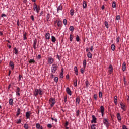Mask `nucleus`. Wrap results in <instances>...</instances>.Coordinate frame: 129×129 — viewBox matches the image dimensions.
Segmentation results:
<instances>
[{"instance_id": "59", "label": "nucleus", "mask_w": 129, "mask_h": 129, "mask_svg": "<svg viewBox=\"0 0 129 129\" xmlns=\"http://www.w3.org/2000/svg\"><path fill=\"white\" fill-rule=\"evenodd\" d=\"M64 102H67V96H66L64 98Z\"/></svg>"}, {"instance_id": "32", "label": "nucleus", "mask_w": 129, "mask_h": 129, "mask_svg": "<svg viewBox=\"0 0 129 129\" xmlns=\"http://www.w3.org/2000/svg\"><path fill=\"white\" fill-rule=\"evenodd\" d=\"M74 86H75V87L77 86V79L74 81Z\"/></svg>"}, {"instance_id": "44", "label": "nucleus", "mask_w": 129, "mask_h": 129, "mask_svg": "<svg viewBox=\"0 0 129 129\" xmlns=\"http://www.w3.org/2000/svg\"><path fill=\"white\" fill-rule=\"evenodd\" d=\"M63 24L65 26H66V25H67V20H66V19H63Z\"/></svg>"}, {"instance_id": "10", "label": "nucleus", "mask_w": 129, "mask_h": 129, "mask_svg": "<svg viewBox=\"0 0 129 129\" xmlns=\"http://www.w3.org/2000/svg\"><path fill=\"white\" fill-rule=\"evenodd\" d=\"M120 106H121V108L123 109L124 111H125L126 110V109H125V105L123 104L121 102L120 103Z\"/></svg>"}, {"instance_id": "50", "label": "nucleus", "mask_w": 129, "mask_h": 129, "mask_svg": "<svg viewBox=\"0 0 129 129\" xmlns=\"http://www.w3.org/2000/svg\"><path fill=\"white\" fill-rule=\"evenodd\" d=\"M52 127L53 126H52V124H47V127L48 128H52Z\"/></svg>"}, {"instance_id": "31", "label": "nucleus", "mask_w": 129, "mask_h": 129, "mask_svg": "<svg viewBox=\"0 0 129 129\" xmlns=\"http://www.w3.org/2000/svg\"><path fill=\"white\" fill-rule=\"evenodd\" d=\"M9 103L10 105H13V99H10L9 100Z\"/></svg>"}, {"instance_id": "29", "label": "nucleus", "mask_w": 129, "mask_h": 129, "mask_svg": "<svg viewBox=\"0 0 129 129\" xmlns=\"http://www.w3.org/2000/svg\"><path fill=\"white\" fill-rule=\"evenodd\" d=\"M112 51H114L115 50V45L113 44L111 46Z\"/></svg>"}, {"instance_id": "54", "label": "nucleus", "mask_w": 129, "mask_h": 129, "mask_svg": "<svg viewBox=\"0 0 129 129\" xmlns=\"http://www.w3.org/2000/svg\"><path fill=\"white\" fill-rule=\"evenodd\" d=\"M105 124L106 125V127H107V128H108V127H109V125H110V124L109 122L106 123Z\"/></svg>"}, {"instance_id": "39", "label": "nucleus", "mask_w": 129, "mask_h": 129, "mask_svg": "<svg viewBox=\"0 0 129 129\" xmlns=\"http://www.w3.org/2000/svg\"><path fill=\"white\" fill-rule=\"evenodd\" d=\"M27 33H25L23 35V40H27Z\"/></svg>"}, {"instance_id": "60", "label": "nucleus", "mask_w": 129, "mask_h": 129, "mask_svg": "<svg viewBox=\"0 0 129 129\" xmlns=\"http://www.w3.org/2000/svg\"><path fill=\"white\" fill-rule=\"evenodd\" d=\"M31 19L32 21H35V19L34 18V15L31 16Z\"/></svg>"}, {"instance_id": "63", "label": "nucleus", "mask_w": 129, "mask_h": 129, "mask_svg": "<svg viewBox=\"0 0 129 129\" xmlns=\"http://www.w3.org/2000/svg\"><path fill=\"white\" fill-rule=\"evenodd\" d=\"M68 124H69V122H68V121H66L64 126H68Z\"/></svg>"}, {"instance_id": "45", "label": "nucleus", "mask_w": 129, "mask_h": 129, "mask_svg": "<svg viewBox=\"0 0 129 129\" xmlns=\"http://www.w3.org/2000/svg\"><path fill=\"white\" fill-rule=\"evenodd\" d=\"M58 77H55L54 78V81H55V82H56V83H57L58 82Z\"/></svg>"}, {"instance_id": "48", "label": "nucleus", "mask_w": 129, "mask_h": 129, "mask_svg": "<svg viewBox=\"0 0 129 129\" xmlns=\"http://www.w3.org/2000/svg\"><path fill=\"white\" fill-rule=\"evenodd\" d=\"M89 84V82H88V80L86 81V87H88V85Z\"/></svg>"}, {"instance_id": "14", "label": "nucleus", "mask_w": 129, "mask_h": 129, "mask_svg": "<svg viewBox=\"0 0 129 129\" xmlns=\"http://www.w3.org/2000/svg\"><path fill=\"white\" fill-rule=\"evenodd\" d=\"M117 118L119 121L121 120V116L120 115V113H118L117 114Z\"/></svg>"}, {"instance_id": "6", "label": "nucleus", "mask_w": 129, "mask_h": 129, "mask_svg": "<svg viewBox=\"0 0 129 129\" xmlns=\"http://www.w3.org/2000/svg\"><path fill=\"white\" fill-rule=\"evenodd\" d=\"M92 120L91 121V123H96L97 119H96V117L94 115L92 116Z\"/></svg>"}, {"instance_id": "27", "label": "nucleus", "mask_w": 129, "mask_h": 129, "mask_svg": "<svg viewBox=\"0 0 129 129\" xmlns=\"http://www.w3.org/2000/svg\"><path fill=\"white\" fill-rule=\"evenodd\" d=\"M61 10H63V7H62V6L59 5L57 7V12H59V11H61Z\"/></svg>"}, {"instance_id": "8", "label": "nucleus", "mask_w": 129, "mask_h": 129, "mask_svg": "<svg viewBox=\"0 0 129 129\" xmlns=\"http://www.w3.org/2000/svg\"><path fill=\"white\" fill-rule=\"evenodd\" d=\"M48 62L50 64H53L54 63V59L52 57H48Z\"/></svg>"}, {"instance_id": "35", "label": "nucleus", "mask_w": 129, "mask_h": 129, "mask_svg": "<svg viewBox=\"0 0 129 129\" xmlns=\"http://www.w3.org/2000/svg\"><path fill=\"white\" fill-rule=\"evenodd\" d=\"M104 24H105V27H106L107 29H108V27H109V26H108V22H107V21H105V22H104Z\"/></svg>"}, {"instance_id": "21", "label": "nucleus", "mask_w": 129, "mask_h": 129, "mask_svg": "<svg viewBox=\"0 0 129 129\" xmlns=\"http://www.w3.org/2000/svg\"><path fill=\"white\" fill-rule=\"evenodd\" d=\"M56 37H55V36H51V42H52V43H55V42H56Z\"/></svg>"}, {"instance_id": "24", "label": "nucleus", "mask_w": 129, "mask_h": 129, "mask_svg": "<svg viewBox=\"0 0 129 129\" xmlns=\"http://www.w3.org/2000/svg\"><path fill=\"white\" fill-rule=\"evenodd\" d=\"M76 102H78V104H79L80 102V97L79 96L77 97L76 99Z\"/></svg>"}, {"instance_id": "19", "label": "nucleus", "mask_w": 129, "mask_h": 129, "mask_svg": "<svg viewBox=\"0 0 129 129\" xmlns=\"http://www.w3.org/2000/svg\"><path fill=\"white\" fill-rule=\"evenodd\" d=\"M20 113H21V109H20V108H18L17 113L16 114V116L18 117L19 116V115H20Z\"/></svg>"}, {"instance_id": "9", "label": "nucleus", "mask_w": 129, "mask_h": 129, "mask_svg": "<svg viewBox=\"0 0 129 129\" xmlns=\"http://www.w3.org/2000/svg\"><path fill=\"white\" fill-rule=\"evenodd\" d=\"M66 91H67V93H68V94H69V95L71 96V95H72V93L71 92V90H70V88H69V87H67Z\"/></svg>"}, {"instance_id": "12", "label": "nucleus", "mask_w": 129, "mask_h": 129, "mask_svg": "<svg viewBox=\"0 0 129 129\" xmlns=\"http://www.w3.org/2000/svg\"><path fill=\"white\" fill-rule=\"evenodd\" d=\"M30 116H31V114H30V112H26V117L27 119H30Z\"/></svg>"}, {"instance_id": "56", "label": "nucleus", "mask_w": 129, "mask_h": 129, "mask_svg": "<svg viewBox=\"0 0 129 129\" xmlns=\"http://www.w3.org/2000/svg\"><path fill=\"white\" fill-rule=\"evenodd\" d=\"M94 98L95 100H97V95L95 94L94 95Z\"/></svg>"}, {"instance_id": "16", "label": "nucleus", "mask_w": 129, "mask_h": 129, "mask_svg": "<svg viewBox=\"0 0 129 129\" xmlns=\"http://www.w3.org/2000/svg\"><path fill=\"white\" fill-rule=\"evenodd\" d=\"M83 7L84 9H86V8H87V3H86V1H83Z\"/></svg>"}, {"instance_id": "41", "label": "nucleus", "mask_w": 129, "mask_h": 129, "mask_svg": "<svg viewBox=\"0 0 129 129\" xmlns=\"http://www.w3.org/2000/svg\"><path fill=\"white\" fill-rule=\"evenodd\" d=\"M76 40L77 42H79V41H80V38H79V36L77 35Z\"/></svg>"}, {"instance_id": "15", "label": "nucleus", "mask_w": 129, "mask_h": 129, "mask_svg": "<svg viewBox=\"0 0 129 129\" xmlns=\"http://www.w3.org/2000/svg\"><path fill=\"white\" fill-rule=\"evenodd\" d=\"M45 39H46V40H49L50 39V33L49 32L46 33Z\"/></svg>"}, {"instance_id": "3", "label": "nucleus", "mask_w": 129, "mask_h": 129, "mask_svg": "<svg viewBox=\"0 0 129 129\" xmlns=\"http://www.w3.org/2000/svg\"><path fill=\"white\" fill-rule=\"evenodd\" d=\"M49 103H51L50 104V107H53L54 105H55V104L56 103V100H55V98H50L49 100Z\"/></svg>"}, {"instance_id": "57", "label": "nucleus", "mask_w": 129, "mask_h": 129, "mask_svg": "<svg viewBox=\"0 0 129 129\" xmlns=\"http://www.w3.org/2000/svg\"><path fill=\"white\" fill-rule=\"evenodd\" d=\"M17 25L18 27H20V21L19 20H18L17 21Z\"/></svg>"}, {"instance_id": "20", "label": "nucleus", "mask_w": 129, "mask_h": 129, "mask_svg": "<svg viewBox=\"0 0 129 129\" xmlns=\"http://www.w3.org/2000/svg\"><path fill=\"white\" fill-rule=\"evenodd\" d=\"M126 63L125 62L123 63V67H122V71H124L126 69Z\"/></svg>"}, {"instance_id": "58", "label": "nucleus", "mask_w": 129, "mask_h": 129, "mask_svg": "<svg viewBox=\"0 0 129 129\" xmlns=\"http://www.w3.org/2000/svg\"><path fill=\"white\" fill-rule=\"evenodd\" d=\"M81 72L82 74H83V73H84V69L83 68H81Z\"/></svg>"}, {"instance_id": "18", "label": "nucleus", "mask_w": 129, "mask_h": 129, "mask_svg": "<svg viewBox=\"0 0 129 129\" xmlns=\"http://www.w3.org/2000/svg\"><path fill=\"white\" fill-rule=\"evenodd\" d=\"M57 26L59 27V28H61V27H62V21H61V20L58 21Z\"/></svg>"}, {"instance_id": "11", "label": "nucleus", "mask_w": 129, "mask_h": 129, "mask_svg": "<svg viewBox=\"0 0 129 129\" xmlns=\"http://www.w3.org/2000/svg\"><path fill=\"white\" fill-rule=\"evenodd\" d=\"M9 65L11 67L12 70H13L14 68H15V65L14 64V62L12 61H10L9 62Z\"/></svg>"}, {"instance_id": "1", "label": "nucleus", "mask_w": 129, "mask_h": 129, "mask_svg": "<svg viewBox=\"0 0 129 129\" xmlns=\"http://www.w3.org/2000/svg\"><path fill=\"white\" fill-rule=\"evenodd\" d=\"M33 93L34 96H37L38 94H39V95H43V92L42 91V89H41V88L35 89Z\"/></svg>"}, {"instance_id": "25", "label": "nucleus", "mask_w": 129, "mask_h": 129, "mask_svg": "<svg viewBox=\"0 0 129 129\" xmlns=\"http://www.w3.org/2000/svg\"><path fill=\"white\" fill-rule=\"evenodd\" d=\"M112 8H113V9H114V8H116V2H115V1L113 2Z\"/></svg>"}, {"instance_id": "7", "label": "nucleus", "mask_w": 129, "mask_h": 129, "mask_svg": "<svg viewBox=\"0 0 129 129\" xmlns=\"http://www.w3.org/2000/svg\"><path fill=\"white\" fill-rule=\"evenodd\" d=\"M16 95H17V96H20L21 94L20 93V91H21V89L19 87H16Z\"/></svg>"}, {"instance_id": "28", "label": "nucleus", "mask_w": 129, "mask_h": 129, "mask_svg": "<svg viewBox=\"0 0 129 129\" xmlns=\"http://www.w3.org/2000/svg\"><path fill=\"white\" fill-rule=\"evenodd\" d=\"M87 57L88 58H90V59H91L92 58V54L90 52H88L87 54Z\"/></svg>"}, {"instance_id": "40", "label": "nucleus", "mask_w": 129, "mask_h": 129, "mask_svg": "<svg viewBox=\"0 0 129 129\" xmlns=\"http://www.w3.org/2000/svg\"><path fill=\"white\" fill-rule=\"evenodd\" d=\"M95 126H96V124H92L91 126V129H96V128L95 127Z\"/></svg>"}, {"instance_id": "17", "label": "nucleus", "mask_w": 129, "mask_h": 129, "mask_svg": "<svg viewBox=\"0 0 129 129\" xmlns=\"http://www.w3.org/2000/svg\"><path fill=\"white\" fill-rule=\"evenodd\" d=\"M114 102L115 105H117V96H115L114 98Z\"/></svg>"}, {"instance_id": "47", "label": "nucleus", "mask_w": 129, "mask_h": 129, "mask_svg": "<svg viewBox=\"0 0 129 129\" xmlns=\"http://www.w3.org/2000/svg\"><path fill=\"white\" fill-rule=\"evenodd\" d=\"M119 40H120V37L119 36H118V37L116 39L117 43H119Z\"/></svg>"}, {"instance_id": "46", "label": "nucleus", "mask_w": 129, "mask_h": 129, "mask_svg": "<svg viewBox=\"0 0 129 129\" xmlns=\"http://www.w3.org/2000/svg\"><path fill=\"white\" fill-rule=\"evenodd\" d=\"M108 121H107V119H104V120H103L104 124H106V123H108Z\"/></svg>"}, {"instance_id": "4", "label": "nucleus", "mask_w": 129, "mask_h": 129, "mask_svg": "<svg viewBox=\"0 0 129 129\" xmlns=\"http://www.w3.org/2000/svg\"><path fill=\"white\" fill-rule=\"evenodd\" d=\"M52 69H51V72L52 73H55L56 72V71L58 70V65L56 64H53L52 65Z\"/></svg>"}, {"instance_id": "61", "label": "nucleus", "mask_w": 129, "mask_h": 129, "mask_svg": "<svg viewBox=\"0 0 129 129\" xmlns=\"http://www.w3.org/2000/svg\"><path fill=\"white\" fill-rule=\"evenodd\" d=\"M1 18H3V17H7V15L5 14H2L1 15Z\"/></svg>"}, {"instance_id": "62", "label": "nucleus", "mask_w": 129, "mask_h": 129, "mask_svg": "<svg viewBox=\"0 0 129 129\" xmlns=\"http://www.w3.org/2000/svg\"><path fill=\"white\" fill-rule=\"evenodd\" d=\"M74 71H75V72L78 71V69H77V67L75 66L74 67Z\"/></svg>"}, {"instance_id": "22", "label": "nucleus", "mask_w": 129, "mask_h": 129, "mask_svg": "<svg viewBox=\"0 0 129 129\" xmlns=\"http://www.w3.org/2000/svg\"><path fill=\"white\" fill-rule=\"evenodd\" d=\"M109 69H110L109 70L110 72H111V73L113 72V68L112 67V65L110 64L109 66Z\"/></svg>"}, {"instance_id": "23", "label": "nucleus", "mask_w": 129, "mask_h": 129, "mask_svg": "<svg viewBox=\"0 0 129 129\" xmlns=\"http://www.w3.org/2000/svg\"><path fill=\"white\" fill-rule=\"evenodd\" d=\"M83 65L84 69H85V68H86V59H84L83 60Z\"/></svg>"}, {"instance_id": "5", "label": "nucleus", "mask_w": 129, "mask_h": 129, "mask_svg": "<svg viewBox=\"0 0 129 129\" xmlns=\"http://www.w3.org/2000/svg\"><path fill=\"white\" fill-rule=\"evenodd\" d=\"M36 46H37V47ZM38 47H39V44L37 45V39H35L34 40V43H33V48H34V50H36V49H37V48H38Z\"/></svg>"}, {"instance_id": "13", "label": "nucleus", "mask_w": 129, "mask_h": 129, "mask_svg": "<svg viewBox=\"0 0 129 129\" xmlns=\"http://www.w3.org/2000/svg\"><path fill=\"white\" fill-rule=\"evenodd\" d=\"M36 127L37 129H43V126H41L39 123H36Z\"/></svg>"}, {"instance_id": "53", "label": "nucleus", "mask_w": 129, "mask_h": 129, "mask_svg": "<svg viewBox=\"0 0 129 129\" xmlns=\"http://www.w3.org/2000/svg\"><path fill=\"white\" fill-rule=\"evenodd\" d=\"M51 119L53 121H54L55 122H58V121L57 120V119H54V118L53 117H51Z\"/></svg>"}, {"instance_id": "64", "label": "nucleus", "mask_w": 129, "mask_h": 129, "mask_svg": "<svg viewBox=\"0 0 129 129\" xmlns=\"http://www.w3.org/2000/svg\"><path fill=\"white\" fill-rule=\"evenodd\" d=\"M122 129H127V128L126 127V126H125V125H123V126H122Z\"/></svg>"}, {"instance_id": "30", "label": "nucleus", "mask_w": 129, "mask_h": 129, "mask_svg": "<svg viewBox=\"0 0 129 129\" xmlns=\"http://www.w3.org/2000/svg\"><path fill=\"white\" fill-rule=\"evenodd\" d=\"M101 112H104V107L103 106H100Z\"/></svg>"}, {"instance_id": "37", "label": "nucleus", "mask_w": 129, "mask_h": 129, "mask_svg": "<svg viewBox=\"0 0 129 129\" xmlns=\"http://www.w3.org/2000/svg\"><path fill=\"white\" fill-rule=\"evenodd\" d=\"M73 40V35H72V34H70V42H72Z\"/></svg>"}, {"instance_id": "34", "label": "nucleus", "mask_w": 129, "mask_h": 129, "mask_svg": "<svg viewBox=\"0 0 129 129\" xmlns=\"http://www.w3.org/2000/svg\"><path fill=\"white\" fill-rule=\"evenodd\" d=\"M74 27L71 26L70 27L69 30L70 31H71V32H73V31H74Z\"/></svg>"}, {"instance_id": "42", "label": "nucleus", "mask_w": 129, "mask_h": 129, "mask_svg": "<svg viewBox=\"0 0 129 129\" xmlns=\"http://www.w3.org/2000/svg\"><path fill=\"white\" fill-rule=\"evenodd\" d=\"M99 97L100 98H102V92H99Z\"/></svg>"}, {"instance_id": "43", "label": "nucleus", "mask_w": 129, "mask_h": 129, "mask_svg": "<svg viewBox=\"0 0 129 129\" xmlns=\"http://www.w3.org/2000/svg\"><path fill=\"white\" fill-rule=\"evenodd\" d=\"M46 19H47L46 21H49V19H50V14L49 13L47 14Z\"/></svg>"}, {"instance_id": "55", "label": "nucleus", "mask_w": 129, "mask_h": 129, "mask_svg": "<svg viewBox=\"0 0 129 129\" xmlns=\"http://www.w3.org/2000/svg\"><path fill=\"white\" fill-rule=\"evenodd\" d=\"M79 114H80V112H79V110H78V111H76V116H79Z\"/></svg>"}, {"instance_id": "26", "label": "nucleus", "mask_w": 129, "mask_h": 129, "mask_svg": "<svg viewBox=\"0 0 129 129\" xmlns=\"http://www.w3.org/2000/svg\"><path fill=\"white\" fill-rule=\"evenodd\" d=\"M14 50L15 51L14 54H15V55H18V54L19 53V50L18 49H17V48L15 47L14 48Z\"/></svg>"}, {"instance_id": "36", "label": "nucleus", "mask_w": 129, "mask_h": 129, "mask_svg": "<svg viewBox=\"0 0 129 129\" xmlns=\"http://www.w3.org/2000/svg\"><path fill=\"white\" fill-rule=\"evenodd\" d=\"M24 127L25 129H29V124H24Z\"/></svg>"}, {"instance_id": "51", "label": "nucleus", "mask_w": 129, "mask_h": 129, "mask_svg": "<svg viewBox=\"0 0 129 129\" xmlns=\"http://www.w3.org/2000/svg\"><path fill=\"white\" fill-rule=\"evenodd\" d=\"M63 76H64V75L63 73H60V78H61V80H62V79H63Z\"/></svg>"}, {"instance_id": "49", "label": "nucleus", "mask_w": 129, "mask_h": 129, "mask_svg": "<svg viewBox=\"0 0 129 129\" xmlns=\"http://www.w3.org/2000/svg\"><path fill=\"white\" fill-rule=\"evenodd\" d=\"M116 19L117 21H119L120 20V15L117 16Z\"/></svg>"}, {"instance_id": "2", "label": "nucleus", "mask_w": 129, "mask_h": 129, "mask_svg": "<svg viewBox=\"0 0 129 129\" xmlns=\"http://www.w3.org/2000/svg\"><path fill=\"white\" fill-rule=\"evenodd\" d=\"M33 10L34 11H36V13H38L40 12V10H41V8L40 6H38L36 2H35L33 4Z\"/></svg>"}, {"instance_id": "38", "label": "nucleus", "mask_w": 129, "mask_h": 129, "mask_svg": "<svg viewBox=\"0 0 129 129\" xmlns=\"http://www.w3.org/2000/svg\"><path fill=\"white\" fill-rule=\"evenodd\" d=\"M70 14H71V16H73V15H74V10H73V9H71L70 10Z\"/></svg>"}, {"instance_id": "33", "label": "nucleus", "mask_w": 129, "mask_h": 129, "mask_svg": "<svg viewBox=\"0 0 129 129\" xmlns=\"http://www.w3.org/2000/svg\"><path fill=\"white\" fill-rule=\"evenodd\" d=\"M29 63L30 64H32V63H36V61H35V60L34 59H30V60H29Z\"/></svg>"}, {"instance_id": "52", "label": "nucleus", "mask_w": 129, "mask_h": 129, "mask_svg": "<svg viewBox=\"0 0 129 129\" xmlns=\"http://www.w3.org/2000/svg\"><path fill=\"white\" fill-rule=\"evenodd\" d=\"M22 122V119H19L18 120V121L16 122L17 124H19V123H21Z\"/></svg>"}]
</instances>
